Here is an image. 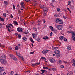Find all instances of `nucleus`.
<instances>
[{"label": "nucleus", "mask_w": 75, "mask_h": 75, "mask_svg": "<svg viewBox=\"0 0 75 75\" xmlns=\"http://www.w3.org/2000/svg\"><path fill=\"white\" fill-rule=\"evenodd\" d=\"M16 54L18 57H20V59L22 61H24V59L23 58V57L21 56L20 54L17 52H16Z\"/></svg>", "instance_id": "obj_1"}, {"label": "nucleus", "mask_w": 75, "mask_h": 75, "mask_svg": "<svg viewBox=\"0 0 75 75\" xmlns=\"http://www.w3.org/2000/svg\"><path fill=\"white\" fill-rule=\"evenodd\" d=\"M55 22L57 23L60 24H63V22L62 20H59V18H57L56 19Z\"/></svg>", "instance_id": "obj_2"}, {"label": "nucleus", "mask_w": 75, "mask_h": 75, "mask_svg": "<svg viewBox=\"0 0 75 75\" xmlns=\"http://www.w3.org/2000/svg\"><path fill=\"white\" fill-rule=\"evenodd\" d=\"M10 57L12 58V59H13V60H15V61H17V58L15 57L14 55H13V54H10Z\"/></svg>", "instance_id": "obj_3"}, {"label": "nucleus", "mask_w": 75, "mask_h": 75, "mask_svg": "<svg viewBox=\"0 0 75 75\" xmlns=\"http://www.w3.org/2000/svg\"><path fill=\"white\" fill-rule=\"evenodd\" d=\"M0 61L2 64H7V62H6L5 60L0 59Z\"/></svg>", "instance_id": "obj_4"}, {"label": "nucleus", "mask_w": 75, "mask_h": 75, "mask_svg": "<svg viewBox=\"0 0 75 75\" xmlns=\"http://www.w3.org/2000/svg\"><path fill=\"white\" fill-rule=\"evenodd\" d=\"M72 37L73 40V41H75V33L73 32L72 33Z\"/></svg>", "instance_id": "obj_5"}, {"label": "nucleus", "mask_w": 75, "mask_h": 75, "mask_svg": "<svg viewBox=\"0 0 75 75\" xmlns=\"http://www.w3.org/2000/svg\"><path fill=\"white\" fill-rule=\"evenodd\" d=\"M50 61L52 63H54L55 62V59L54 58H50L49 59Z\"/></svg>", "instance_id": "obj_6"}, {"label": "nucleus", "mask_w": 75, "mask_h": 75, "mask_svg": "<svg viewBox=\"0 0 75 75\" xmlns=\"http://www.w3.org/2000/svg\"><path fill=\"white\" fill-rule=\"evenodd\" d=\"M56 28L58 29V30H62V26L61 25H58L56 27Z\"/></svg>", "instance_id": "obj_7"}, {"label": "nucleus", "mask_w": 75, "mask_h": 75, "mask_svg": "<svg viewBox=\"0 0 75 75\" xmlns=\"http://www.w3.org/2000/svg\"><path fill=\"white\" fill-rule=\"evenodd\" d=\"M17 30L18 32H23V30L21 28H18Z\"/></svg>", "instance_id": "obj_8"}, {"label": "nucleus", "mask_w": 75, "mask_h": 75, "mask_svg": "<svg viewBox=\"0 0 75 75\" xmlns=\"http://www.w3.org/2000/svg\"><path fill=\"white\" fill-rule=\"evenodd\" d=\"M40 63H36L32 64V67H35V66H37V65H40Z\"/></svg>", "instance_id": "obj_9"}, {"label": "nucleus", "mask_w": 75, "mask_h": 75, "mask_svg": "<svg viewBox=\"0 0 75 75\" xmlns=\"http://www.w3.org/2000/svg\"><path fill=\"white\" fill-rule=\"evenodd\" d=\"M6 59V57L5 55H3L1 57V59H3L4 60H5Z\"/></svg>", "instance_id": "obj_10"}, {"label": "nucleus", "mask_w": 75, "mask_h": 75, "mask_svg": "<svg viewBox=\"0 0 75 75\" xmlns=\"http://www.w3.org/2000/svg\"><path fill=\"white\" fill-rule=\"evenodd\" d=\"M48 51H49V50H45L42 51V53H43V54H46L47 53Z\"/></svg>", "instance_id": "obj_11"}, {"label": "nucleus", "mask_w": 75, "mask_h": 75, "mask_svg": "<svg viewBox=\"0 0 75 75\" xmlns=\"http://www.w3.org/2000/svg\"><path fill=\"white\" fill-rule=\"evenodd\" d=\"M24 2H22L21 4V5L22 6L21 7L22 8H25V7L24 6Z\"/></svg>", "instance_id": "obj_12"}, {"label": "nucleus", "mask_w": 75, "mask_h": 75, "mask_svg": "<svg viewBox=\"0 0 75 75\" xmlns=\"http://www.w3.org/2000/svg\"><path fill=\"white\" fill-rule=\"evenodd\" d=\"M49 38L48 37V36H45L43 37V39H44V40H47V39H48Z\"/></svg>", "instance_id": "obj_13"}, {"label": "nucleus", "mask_w": 75, "mask_h": 75, "mask_svg": "<svg viewBox=\"0 0 75 75\" xmlns=\"http://www.w3.org/2000/svg\"><path fill=\"white\" fill-rule=\"evenodd\" d=\"M47 10L48 9L47 8H44V9H43V11L44 12H45H45H47Z\"/></svg>", "instance_id": "obj_14"}, {"label": "nucleus", "mask_w": 75, "mask_h": 75, "mask_svg": "<svg viewBox=\"0 0 75 75\" xmlns=\"http://www.w3.org/2000/svg\"><path fill=\"white\" fill-rule=\"evenodd\" d=\"M4 68L3 67H1V68L0 71H4Z\"/></svg>", "instance_id": "obj_15"}, {"label": "nucleus", "mask_w": 75, "mask_h": 75, "mask_svg": "<svg viewBox=\"0 0 75 75\" xmlns=\"http://www.w3.org/2000/svg\"><path fill=\"white\" fill-rule=\"evenodd\" d=\"M13 23L15 24V25H18V23H17V22L16 21H13Z\"/></svg>", "instance_id": "obj_16"}, {"label": "nucleus", "mask_w": 75, "mask_h": 75, "mask_svg": "<svg viewBox=\"0 0 75 75\" xmlns=\"http://www.w3.org/2000/svg\"><path fill=\"white\" fill-rule=\"evenodd\" d=\"M49 28L51 29L52 31H54V29L53 27L52 26H49Z\"/></svg>", "instance_id": "obj_17"}, {"label": "nucleus", "mask_w": 75, "mask_h": 75, "mask_svg": "<svg viewBox=\"0 0 75 75\" xmlns=\"http://www.w3.org/2000/svg\"><path fill=\"white\" fill-rule=\"evenodd\" d=\"M14 74V72L13 71H11L9 73L8 75H13Z\"/></svg>", "instance_id": "obj_18"}, {"label": "nucleus", "mask_w": 75, "mask_h": 75, "mask_svg": "<svg viewBox=\"0 0 75 75\" xmlns=\"http://www.w3.org/2000/svg\"><path fill=\"white\" fill-rule=\"evenodd\" d=\"M23 40H24V41H26L27 40V38L26 37H23L22 38Z\"/></svg>", "instance_id": "obj_19"}, {"label": "nucleus", "mask_w": 75, "mask_h": 75, "mask_svg": "<svg viewBox=\"0 0 75 75\" xmlns=\"http://www.w3.org/2000/svg\"><path fill=\"white\" fill-rule=\"evenodd\" d=\"M60 54H56V57L57 58H59V57H60Z\"/></svg>", "instance_id": "obj_20"}, {"label": "nucleus", "mask_w": 75, "mask_h": 75, "mask_svg": "<svg viewBox=\"0 0 75 75\" xmlns=\"http://www.w3.org/2000/svg\"><path fill=\"white\" fill-rule=\"evenodd\" d=\"M0 21H4V18H2L0 17Z\"/></svg>", "instance_id": "obj_21"}, {"label": "nucleus", "mask_w": 75, "mask_h": 75, "mask_svg": "<svg viewBox=\"0 0 75 75\" xmlns=\"http://www.w3.org/2000/svg\"><path fill=\"white\" fill-rule=\"evenodd\" d=\"M30 41H31V42H32V43H34V41H33V39L32 38H30Z\"/></svg>", "instance_id": "obj_22"}, {"label": "nucleus", "mask_w": 75, "mask_h": 75, "mask_svg": "<svg viewBox=\"0 0 75 75\" xmlns=\"http://www.w3.org/2000/svg\"><path fill=\"white\" fill-rule=\"evenodd\" d=\"M60 39L61 40H63L64 39V37L63 36H61L59 37Z\"/></svg>", "instance_id": "obj_23"}, {"label": "nucleus", "mask_w": 75, "mask_h": 75, "mask_svg": "<svg viewBox=\"0 0 75 75\" xmlns=\"http://www.w3.org/2000/svg\"><path fill=\"white\" fill-rule=\"evenodd\" d=\"M4 2L6 5H8V2H7V1H4Z\"/></svg>", "instance_id": "obj_24"}, {"label": "nucleus", "mask_w": 75, "mask_h": 75, "mask_svg": "<svg viewBox=\"0 0 75 75\" xmlns=\"http://www.w3.org/2000/svg\"><path fill=\"white\" fill-rule=\"evenodd\" d=\"M52 70H53L54 71V72H55L56 71V68H51Z\"/></svg>", "instance_id": "obj_25"}, {"label": "nucleus", "mask_w": 75, "mask_h": 75, "mask_svg": "<svg viewBox=\"0 0 75 75\" xmlns=\"http://www.w3.org/2000/svg\"><path fill=\"white\" fill-rule=\"evenodd\" d=\"M67 49L68 50H70L71 49V47L70 46H68L67 47Z\"/></svg>", "instance_id": "obj_26"}, {"label": "nucleus", "mask_w": 75, "mask_h": 75, "mask_svg": "<svg viewBox=\"0 0 75 75\" xmlns=\"http://www.w3.org/2000/svg\"><path fill=\"white\" fill-rule=\"evenodd\" d=\"M18 13L19 15H20V13H21V11H20V10L19 9L18 10Z\"/></svg>", "instance_id": "obj_27"}, {"label": "nucleus", "mask_w": 75, "mask_h": 75, "mask_svg": "<svg viewBox=\"0 0 75 75\" xmlns=\"http://www.w3.org/2000/svg\"><path fill=\"white\" fill-rule=\"evenodd\" d=\"M15 50H18V46H16L15 47Z\"/></svg>", "instance_id": "obj_28"}, {"label": "nucleus", "mask_w": 75, "mask_h": 75, "mask_svg": "<svg viewBox=\"0 0 75 75\" xmlns=\"http://www.w3.org/2000/svg\"><path fill=\"white\" fill-rule=\"evenodd\" d=\"M57 10L58 12H59V13H60V12H61V11H60V9L59 8H57Z\"/></svg>", "instance_id": "obj_29"}, {"label": "nucleus", "mask_w": 75, "mask_h": 75, "mask_svg": "<svg viewBox=\"0 0 75 75\" xmlns=\"http://www.w3.org/2000/svg\"><path fill=\"white\" fill-rule=\"evenodd\" d=\"M54 33L55 34H57V33H58V31H57V30H54Z\"/></svg>", "instance_id": "obj_30"}, {"label": "nucleus", "mask_w": 75, "mask_h": 75, "mask_svg": "<svg viewBox=\"0 0 75 75\" xmlns=\"http://www.w3.org/2000/svg\"><path fill=\"white\" fill-rule=\"evenodd\" d=\"M71 4V2L69 1H68V5H69V6H70Z\"/></svg>", "instance_id": "obj_31"}, {"label": "nucleus", "mask_w": 75, "mask_h": 75, "mask_svg": "<svg viewBox=\"0 0 75 75\" xmlns=\"http://www.w3.org/2000/svg\"><path fill=\"white\" fill-rule=\"evenodd\" d=\"M40 38H37V39H36V41H39L40 40Z\"/></svg>", "instance_id": "obj_32"}, {"label": "nucleus", "mask_w": 75, "mask_h": 75, "mask_svg": "<svg viewBox=\"0 0 75 75\" xmlns=\"http://www.w3.org/2000/svg\"><path fill=\"white\" fill-rule=\"evenodd\" d=\"M38 25H40V24H41V21L40 20H39L38 21Z\"/></svg>", "instance_id": "obj_33"}, {"label": "nucleus", "mask_w": 75, "mask_h": 75, "mask_svg": "<svg viewBox=\"0 0 75 75\" xmlns=\"http://www.w3.org/2000/svg\"><path fill=\"white\" fill-rule=\"evenodd\" d=\"M57 54H60V51L58 50L57 51Z\"/></svg>", "instance_id": "obj_34"}, {"label": "nucleus", "mask_w": 75, "mask_h": 75, "mask_svg": "<svg viewBox=\"0 0 75 75\" xmlns=\"http://www.w3.org/2000/svg\"><path fill=\"white\" fill-rule=\"evenodd\" d=\"M38 2L36 1H35V4L34 5V6H36Z\"/></svg>", "instance_id": "obj_35"}, {"label": "nucleus", "mask_w": 75, "mask_h": 75, "mask_svg": "<svg viewBox=\"0 0 75 75\" xmlns=\"http://www.w3.org/2000/svg\"><path fill=\"white\" fill-rule=\"evenodd\" d=\"M41 71L43 73H44V72H45V71L44 70H41Z\"/></svg>", "instance_id": "obj_36"}, {"label": "nucleus", "mask_w": 75, "mask_h": 75, "mask_svg": "<svg viewBox=\"0 0 75 75\" xmlns=\"http://www.w3.org/2000/svg\"><path fill=\"white\" fill-rule=\"evenodd\" d=\"M43 69H48V68L47 67H43Z\"/></svg>", "instance_id": "obj_37"}, {"label": "nucleus", "mask_w": 75, "mask_h": 75, "mask_svg": "<svg viewBox=\"0 0 75 75\" xmlns=\"http://www.w3.org/2000/svg\"><path fill=\"white\" fill-rule=\"evenodd\" d=\"M53 33L52 32H51L50 33V37H52V34H53Z\"/></svg>", "instance_id": "obj_38"}, {"label": "nucleus", "mask_w": 75, "mask_h": 75, "mask_svg": "<svg viewBox=\"0 0 75 75\" xmlns=\"http://www.w3.org/2000/svg\"><path fill=\"white\" fill-rule=\"evenodd\" d=\"M40 7H41V8H44V5H40Z\"/></svg>", "instance_id": "obj_39"}, {"label": "nucleus", "mask_w": 75, "mask_h": 75, "mask_svg": "<svg viewBox=\"0 0 75 75\" xmlns=\"http://www.w3.org/2000/svg\"><path fill=\"white\" fill-rule=\"evenodd\" d=\"M1 45V47H2L3 48H4L5 47V46L0 44Z\"/></svg>", "instance_id": "obj_40"}, {"label": "nucleus", "mask_w": 75, "mask_h": 75, "mask_svg": "<svg viewBox=\"0 0 75 75\" xmlns=\"http://www.w3.org/2000/svg\"><path fill=\"white\" fill-rule=\"evenodd\" d=\"M63 18H64V19H66V18H67V16H65L64 15L63 16Z\"/></svg>", "instance_id": "obj_41"}, {"label": "nucleus", "mask_w": 75, "mask_h": 75, "mask_svg": "<svg viewBox=\"0 0 75 75\" xmlns=\"http://www.w3.org/2000/svg\"><path fill=\"white\" fill-rule=\"evenodd\" d=\"M41 59H45L46 60V59L44 57H41Z\"/></svg>", "instance_id": "obj_42"}, {"label": "nucleus", "mask_w": 75, "mask_h": 75, "mask_svg": "<svg viewBox=\"0 0 75 75\" xmlns=\"http://www.w3.org/2000/svg\"><path fill=\"white\" fill-rule=\"evenodd\" d=\"M69 28H71V29L72 28V25H69Z\"/></svg>", "instance_id": "obj_43"}, {"label": "nucleus", "mask_w": 75, "mask_h": 75, "mask_svg": "<svg viewBox=\"0 0 75 75\" xmlns=\"http://www.w3.org/2000/svg\"><path fill=\"white\" fill-rule=\"evenodd\" d=\"M60 67L62 68H64V65H61L60 66Z\"/></svg>", "instance_id": "obj_44"}, {"label": "nucleus", "mask_w": 75, "mask_h": 75, "mask_svg": "<svg viewBox=\"0 0 75 75\" xmlns=\"http://www.w3.org/2000/svg\"><path fill=\"white\" fill-rule=\"evenodd\" d=\"M62 62V61L61 60L59 61V64H61Z\"/></svg>", "instance_id": "obj_45"}, {"label": "nucleus", "mask_w": 75, "mask_h": 75, "mask_svg": "<svg viewBox=\"0 0 75 75\" xmlns=\"http://www.w3.org/2000/svg\"><path fill=\"white\" fill-rule=\"evenodd\" d=\"M18 37L19 38H21V35L20 34H18Z\"/></svg>", "instance_id": "obj_46"}, {"label": "nucleus", "mask_w": 75, "mask_h": 75, "mask_svg": "<svg viewBox=\"0 0 75 75\" xmlns=\"http://www.w3.org/2000/svg\"><path fill=\"white\" fill-rule=\"evenodd\" d=\"M67 10H68L70 12V13H71V10L69 9L68 8H67Z\"/></svg>", "instance_id": "obj_47"}, {"label": "nucleus", "mask_w": 75, "mask_h": 75, "mask_svg": "<svg viewBox=\"0 0 75 75\" xmlns=\"http://www.w3.org/2000/svg\"><path fill=\"white\" fill-rule=\"evenodd\" d=\"M75 60H74V59H73V60L71 61V62H75Z\"/></svg>", "instance_id": "obj_48"}, {"label": "nucleus", "mask_w": 75, "mask_h": 75, "mask_svg": "<svg viewBox=\"0 0 75 75\" xmlns=\"http://www.w3.org/2000/svg\"><path fill=\"white\" fill-rule=\"evenodd\" d=\"M4 14H5V17H7V16L6 15V13H4L3 14V16H4Z\"/></svg>", "instance_id": "obj_49"}, {"label": "nucleus", "mask_w": 75, "mask_h": 75, "mask_svg": "<svg viewBox=\"0 0 75 75\" xmlns=\"http://www.w3.org/2000/svg\"><path fill=\"white\" fill-rule=\"evenodd\" d=\"M34 30H35V31H37V28H34Z\"/></svg>", "instance_id": "obj_50"}, {"label": "nucleus", "mask_w": 75, "mask_h": 75, "mask_svg": "<svg viewBox=\"0 0 75 75\" xmlns=\"http://www.w3.org/2000/svg\"><path fill=\"white\" fill-rule=\"evenodd\" d=\"M64 41H67V39L65 38H64Z\"/></svg>", "instance_id": "obj_51"}, {"label": "nucleus", "mask_w": 75, "mask_h": 75, "mask_svg": "<svg viewBox=\"0 0 75 75\" xmlns=\"http://www.w3.org/2000/svg\"><path fill=\"white\" fill-rule=\"evenodd\" d=\"M13 8L14 10H16V8H15V6H14V5H13Z\"/></svg>", "instance_id": "obj_52"}, {"label": "nucleus", "mask_w": 75, "mask_h": 75, "mask_svg": "<svg viewBox=\"0 0 75 75\" xmlns=\"http://www.w3.org/2000/svg\"><path fill=\"white\" fill-rule=\"evenodd\" d=\"M3 74V73L1 71H0V75H2Z\"/></svg>", "instance_id": "obj_53"}, {"label": "nucleus", "mask_w": 75, "mask_h": 75, "mask_svg": "<svg viewBox=\"0 0 75 75\" xmlns=\"http://www.w3.org/2000/svg\"><path fill=\"white\" fill-rule=\"evenodd\" d=\"M15 35H16V36H17V35H18V33H15Z\"/></svg>", "instance_id": "obj_54"}, {"label": "nucleus", "mask_w": 75, "mask_h": 75, "mask_svg": "<svg viewBox=\"0 0 75 75\" xmlns=\"http://www.w3.org/2000/svg\"><path fill=\"white\" fill-rule=\"evenodd\" d=\"M72 65H74L75 66V61L72 64Z\"/></svg>", "instance_id": "obj_55"}, {"label": "nucleus", "mask_w": 75, "mask_h": 75, "mask_svg": "<svg viewBox=\"0 0 75 75\" xmlns=\"http://www.w3.org/2000/svg\"><path fill=\"white\" fill-rule=\"evenodd\" d=\"M30 23H31V24H33V21H30Z\"/></svg>", "instance_id": "obj_56"}, {"label": "nucleus", "mask_w": 75, "mask_h": 75, "mask_svg": "<svg viewBox=\"0 0 75 75\" xmlns=\"http://www.w3.org/2000/svg\"><path fill=\"white\" fill-rule=\"evenodd\" d=\"M35 61V59H33L32 60V62H34Z\"/></svg>", "instance_id": "obj_57"}, {"label": "nucleus", "mask_w": 75, "mask_h": 75, "mask_svg": "<svg viewBox=\"0 0 75 75\" xmlns=\"http://www.w3.org/2000/svg\"><path fill=\"white\" fill-rule=\"evenodd\" d=\"M10 17L12 18H13V15H12V14H11V16H10Z\"/></svg>", "instance_id": "obj_58"}, {"label": "nucleus", "mask_w": 75, "mask_h": 75, "mask_svg": "<svg viewBox=\"0 0 75 75\" xmlns=\"http://www.w3.org/2000/svg\"><path fill=\"white\" fill-rule=\"evenodd\" d=\"M34 52H31L30 54H34Z\"/></svg>", "instance_id": "obj_59"}, {"label": "nucleus", "mask_w": 75, "mask_h": 75, "mask_svg": "<svg viewBox=\"0 0 75 75\" xmlns=\"http://www.w3.org/2000/svg\"><path fill=\"white\" fill-rule=\"evenodd\" d=\"M9 25L11 26V27H13V25L12 24H11L10 23L9 24Z\"/></svg>", "instance_id": "obj_60"}, {"label": "nucleus", "mask_w": 75, "mask_h": 75, "mask_svg": "<svg viewBox=\"0 0 75 75\" xmlns=\"http://www.w3.org/2000/svg\"><path fill=\"white\" fill-rule=\"evenodd\" d=\"M42 21H43V22H44V23H45V19H43L42 20Z\"/></svg>", "instance_id": "obj_61"}, {"label": "nucleus", "mask_w": 75, "mask_h": 75, "mask_svg": "<svg viewBox=\"0 0 75 75\" xmlns=\"http://www.w3.org/2000/svg\"><path fill=\"white\" fill-rule=\"evenodd\" d=\"M0 28H2V24L1 23H0Z\"/></svg>", "instance_id": "obj_62"}, {"label": "nucleus", "mask_w": 75, "mask_h": 75, "mask_svg": "<svg viewBox=\"0 0 75 75\" xmlns=\"http://www.w3.org/2000/svg\"><path fill=\"white\" fill-rule=\"evenodd\" d=\"M44 16H46L47 15V12H44Z\"/></svg>", "instance_id": "obj_63"}, {"label": "nucleus", "mask_w": 75, "mask_h": 75, "mask_svg": "<svg viewBox=\"0 0 75 75\" xmlns=\"http://www.w3.org/2000/svg\"><path fill=\"white\" fill-rule=\"evenodd\" d=\"M31 72V71L28 70V71H26V72Z\"/></svg>", "instance_id": "obj_64"}]
</instances>
